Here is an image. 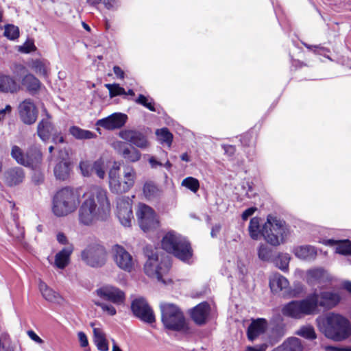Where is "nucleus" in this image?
<instances>
[{"label":"nucleus","instance_id":"f257e3e1","mask_svg":"<svg viewBox=\"0 0 351 351\" xmlns=\"http://www.w3.org/2000/svg\"><path fill=\"white\" fill-rule=\"evenodd\" d=\"M340 300L341 297L337 292H314L304 299L287 303L283 306L282 313L285 316L301 319L306 315L319 313V307L324 310L332 309L340 302Z\"/></svg>","mask_w":351,"mask_h":351},{"label":"nucleus","instance_id":"f03ea898","mask_svg":"<svg viewBox=\"0 0 351 351\" xmlns=\"http://www.w3.org/2000/svg\"><path fill=\"white\" fill-rule=\"evenodd\" d=\"M84 199L79 209V221L90 226L97 221H105L110 213V204L107 191L93 186L84 195Z\"/></svg>","mask_w":351,"mask_h":351},{"label":"nucleus","instance_id":"7ed1b4c3","mask_svg":"<svg viewBox=\"0 0 351 351\" xmlns=\"http://www.w3.org/2000/svg\"><path fill=\"white\" fill-rule=\"evenodd\" d=\"M319 330L328 339L341 341L351 335L350 321L341 314L330 312L316 319Z\"/></svg>","mask_w":351,"mask_h":351},{"label":"nucleus","instance_id":"20e7f679","mask_svg":"<svg viewBox=\"0 0 351 351\" xmlns=\"http://www.w3.org/2000/svg\"><path fill=\"white\" fill-rule=\"evenodd\" d=\"M80 203V195L77 193L69 187H64L53 195L52 212L57 217H64L75 212Z\"/></svg>","mask_w":351,"mask_h":351},{"label":"nucleus","instance_id":"39448f33","mask_svg":"<svg viewBox=\"0 0 351 351\" xmlns=\"http://www.w3.org/2000/svg\"><path fill=\"white\" fill-rule=\"evenodd\" d=\"M162 247L184 262L189 260L193 255L190 243L186 238L173 231H170L164 236Z\"/></svg>","mask_w":351,"mask_h":351},{"label":"nucleus","instance_id":"423d86ee","mask_svg":"<svg viewBox=\"0 0 351 351\" xmlns=\"http://www.w3.org/2000/svg\"><path fill=\"white\" fill-rule=\"evenodd\" d=\"M289 229L285 221L269 215L262 227V236L271 245L278 246L285 241Z\"/></svg>","mask_w":351,"mask_h":351},{"label":"nucleus","instance_id":"0eeeda50","mask_svg":"<svg viewBox=\"0 0 351 351\" xmlns=\"http://www.w3.org/2000/svg\"><path fill=\"white\" fill-rule=\"evenodd\" d=\"M160 310L161 321L165 328L173 331H182L187 328L184 313L178 305L161 302Z\"/></svg>","mask_w":351,"mask_h":351},{"label":"nucleus","instance_id":"6e6552de","mask_svg":"<svg viewBox=\"0 0 351 351\" xmlns=\"http://www.w3.org/2000/svg\"><path fill=\"white\" fill-rule=\"evenodd\" d=\"M81 258L88 266L99 268L106 265L108 255L104 246L99 243H92L82 251Z\"/></svg>","mask_w":351,"mask_h":351},{"label":"nucleus","instance_id":"1a4fd4ad","mask_svg":"<svg viewBox=\"0 0 351 351\" xmlns=\"http://www.w3.org/2000/svg\"><path fill=\"white\" fill-rule=\"evenodd\" d=\"M136 214L138 224L144 232L158 226L159 221L157 215L150 206L145 204H139Z\"/></svg>","mask_w":351,"mask_h":351},{"label":"nucleus","instance_id":"9d476101","mask_svg":"<svg viewBox=\"0 0 351 351\" xmlns=\"http://www.w3.org/2000/svg\"><path fill=\"white\" fill-rule=\"evenodd\" d=\"M171 267V265L167 261L158 263V258L156 255L148 256L144 265L145 273L149 277L156 278L158 281L166 284V281L162 278L164 274H167Z\"/></svg>","mask_w":351,"mask_h":351},{"label":"nucleus","instance_id":"9b49d317","mask_svg":"<svg viewBox=\"0 0 351 351\" xmlns=\"http://www.w3.org/2000/svg\"><path fill=\"white\" fill-rule=\"evenodd\" d=\"M112 258L121 269L131 272L135 267L136 261L123 246L116 244L112 247Z\"/></svg>","mask_w":351,"mask_h":351},{"label":"nucleus","instance_id":"f8f14e48","mask_svg":"<svg viewBox=\"0 0 351 351\" xmlns=\"http://www.w3.org/2000/svg\"><path fill=\"white\" fill-rule=\"evenodd\" d=\"M131 309L134 315L143 322L148 324L155 322L154 313L145 298L134 300L131 304Z\"/></svg>","mask_w":351,"mask_h":351},{"label":"nucleus","instance_id":"ddd939ff","mask_svg":"<svg viewBox=\"0 0 351 351\" xmlns=\"http://www.w3.org/2000/svg\"><path fill=\"white\" fill-rule=\"evenodd\" d=\"M96 294L101 299L120 305L124 303L125 295L120 289L109 285H104L95 291Z\"/></svg>","mask_w":351,"mask_h":351},{"label":"nucleus","instance_id":"4468645a","mask_svg":"<svg viewBox=\"0 0 351 351\" xmlns=\"http://www.w3.org/2000/svg\"><path fill=\"white\" fill-rule=\"evenodd\" d=\"M117 215L121 223L125 227H130L134 219L132 204L128 197H121L117 199Z\"/></svg>","mask_w":351,"mask_h":351},{"label":"nucleus","instance_id":"2eb2a0df","mask_svg":"<svg viewBox=\"0 0 351 351\" xmlns=\"http://www.w3.org/2000/svg\"><path fill=\"white\" fill-rule=\"evenodd\" d=\"M119 136L123 140L141 149H146L149 146L147 136L141 131L137 130H121L119 132Z\"/></svg>","mask_w":351,"mask_h":351},{"label":"nucleus","instance_id":"dca6fc26","mask_svg":"<svg viewBox=\"0 0 351 351\" xmlns=\"http://www.w3.org/2000/svg\"><path fill=\"white\" fill-rule=\"evenodd\" d=\"M19 112L21 121L27 125H32L37 119L38 111L31 99H26L19 106Z\"/></svg>","mask_w":351,"mask_h":351},{"label":"nucleus","instance_id":"f3484780","mask_svg":"<svg viewBox=\"0 0 351 351\" xmlns=\"http://www.w3.org/2000/svg\"><path fill=\"white\" fill-rule=\"evenodd\" d=\"M268 328V322L264 318L252 319L247 328V337L249 341H254L264 334Z\"/></svg>","mask_w":351,"mask_h":351},{"label":"nucleus","instance_id":"a211bd4d","mask_svg":"<svg viewBox=\"0 0 351 351\" xmlns=\"http://www.w3.org/2000/svg\"><path fill=\"white\" fill-rule=\"evenodd\" d=\"M127 119L128 117L125 114L114 113L106 118L98 120L97 125L107 130H114L123 126L127 121Z\"/></svg>","mask_w":351,"mask_h":351},{"label":"nucleus","instance_id":"6ab92c4d","mask_svg":"<svg viewBox=\"0 0 351 351\" xmlns=\"http://www.w3.org/2000/svg\"><path fill=\"white\" fill-rule=\"evenodd\" d=\"M210 312V306L206 302H201L191 310L193 321L199 326L206 323Z\"/></svg>","mask_w":351,"mask_h":351},{"label":"nucleus","instance_id":"aec40b11","mask_svg":"<svg viewBox=\"0 0 351 351\" xmlns=\"http://www.w3.org/2000/svg\"><path fill=\"white\" fill-rule=\"evenodd\" d=\"M24 178V170L19 167L10 168L3 173V180L8 186L19 185L23 182Z\"/></svg>","mask_w":351,"mask_h":351},{"label":"nucleus","instance_id":"412c9836","mask_svg":"<svg viewBox=\"0 0 351 351\" xmlns=\"http://www.w3.org/2000/svg\"><path fill=\"white\" fill-rule=\"evenodd\" d=\"M115 148L124 159L130 162H136L141 159V152L135 147H129L123 142H117Z\"/></svg>","mask_w":351,"mask_h":351},{"label":"nucleus","instance_id":"4be33fe9","mask_svg":"<svg viewBox=\"0 0 351 351\" xmlns=\"http://www.w3.org/2000/svg\"><path fill=\"white\" fill-rule=\"evenodd\" d=\"M292 252L299 259L306 261H314L317 255L316 247L311 245L295 246Z\"/></svg>","mask_w":351,"mask_h":351},{"label":"nucleus","instance_id":"5701e85b","mask_svg":"<svg viewBox=\"0 0 351 351\" xmlns=\"http://www.w3.org/2000/svg\"><path fill=\"white\" fill-rule=\"evenodd\" d=\"M119 167H113L109 171V186L111 191L114 193H123L128 191L124 182L121 181L119 176Z\"/></svg>","mask_w":351,"mask_h":351},{"label":"nucleus","instance_id":"b1692460","mask_svg":"<svg viewBox=\"0 0 351 351\" xmlns=\"http://www.w3.org/2000/svg\"><path fill=\"white\" fill-rule=\"evenodd\" d=\"M288 280L278 273L272 274L269 278V287L271 291L278 293L289 287Z\"/></svg>","mask_w":351,"mask_h":351},{"label":"nucleus","instance_id":"393cba45","mask_svg":"<svg viewBox=\"0 0 351 351\" xmlns=\"http://www.w3.org/2000/svg\"><path fill=\"white\" fill-rule=\"evenodd\" d=\"M25 157L28 160V164H25V167L36 169L42 162L43 154L38 147L32 146L25 153Z\"/></svg>","mask_w":351,"mask_h":351},{"label":"nucleus","instance_id":"a878e982","mask_svg":"<svg viewBox=\"0 0 351 351\" xmlns=\"http://www.w3.org/2000/svg\"><path fill=\"white\" fill-rule=\"evenodd\" d=\"M19 88V85L13 77L0 73V93H14Z\"/></svg>","mask_w":351,"mask_h":351},{"label":"nucleus","instance_id":"bb28decb","mask_svg":"<svg viewBox=\"0 0 351 351\" xmlns=\"http://www.w3.org/2000/svg\"><path fill=\"white\" fill-rule=\"evenodd\" d=\"M46 115L47 119H42L37 127V134L43 141H47L50 138L54 129L53 125L49 121V118H50L49 114L47 112Z\"/></svg>","mask_w":351,"mask_h":351},{"label":"nucleus","instance_id":"cd10ccee","mask_svg":"<svg viewBox=\"0 0 351 351\" xmlns=\"http://www.w3.org/2000/svg\"><path fill=\"white\" fill-rule=\"evenodd\" d=\"M286 333L285 325L282 323L275 324L270 330L268 342L271 346L277 343Z\"/></svg>","mask_w":351,"mask_h":351},{"label":"nucleus","instance_id":"c85d7f7f","mask_svg":"<svg viewBox=\"0 0 351 351\" xmlns=\"http://www.w3.org/2000/svg\"><path fill=\"white\" fill-rule=\"evenodd\" d=\"M21 84L31 94L36 93L40 88V80L31 73L26 74L21 80Z\"/></svg>","mask_w":351,"mask_h":351},{"label":"nucleus","instance_id":"c756f323","mask_svg":"<svg viewBox=\"0 0 351 351\" xmlns=\"http://www.w3.org/2000/svg\"><path fill=\"white\" fill-rule=\"evenodd\" d=\"M39 289L43 297L50 302H60L62 300L59 293L49 288L47 284L43 281H40Z\"/></svg>","mask_w":351,"mask_h":351},{"label":"nucleus","instance_id":"7c9ffc66","mask_svg":"<svg viewBox=\"0 0 351 351\" xmlns=\"http://www.w3.org/2000/svg\"><path fill=\"white\" fill-rule=\"evenodd\" d=\"M326 271L322 268L310 269L306 273V280L310 285L322 282L326 278Z\"/></svg>","mask_w":351,"mask_h":351},{"label":"nucleus","instance_id":"2f4dec72","mask_svg":"<svg viewBox=\"0 0 351 351\" xmlns=\"http://www.w3.org/2000/svg\"><path fill=\"white\" fill-rule=\"evenodd\" d=\"M73 252L72 247L63 248L55 257V265L60 269H64L69 263V257Z\"/></svg>","mask_w":351,"mask_h":351},{"label":"nucleus","instance_id":"473e14b6","mask_svg":"<svg viewBox=\"0 0 351 351\" xmlns=\"http://www.w3.org/2000/svg\"><path fill=\"white\" fill-rule=\"evenodd\" d=\"M30 67L36 74L47 77L49 69V62L45 59H36L31 62Z\"/></svg>","mask_w":351,"mask_h":351},{"label":"nucleus","instance_id":"72a5a7b5","mask_svg":"<svg viewBox=\"0 0 351 351\" xmlns=\"http://www.w3.org/2000/svg\"><path fill=\"white\" fill-rule=\"evenodd\" d=\"M94 342L100 351H108V344L106 339L105 334L101 329L98 328H93Z\"/></svg>","mask_w":351,"mask_h":351},{"label":"nucleus","instance_id":"f704fd0d","mask_svg":"<svg viewBox=\"0 0 351 351\" xmlns=\"http://www.w3.org/2000/svg\"><path fill=\"white\" fill-rule=\"evenodd\" d=\"M69 133L78 140L91 139L96 137V134L94 132L75 125L69 128Z\"/></svg>","mask_w":351,"mask_h":351},{"label":"nucleus","instance_id":"c9c22d12","mask_svg":"<svg viewBox=\"0 0 351 351\" xmlns=\"http://www.w3.org/2000/svg\"><path fill=\"white\" fill-rule=\"evenodd\" d=\"M54 175L57 179L64 180L69 177V164L68 162L60 161L54 167Z\"/></svg>","mask_w":351,"mask_h":351},{"label":"nucleus","instance_id":"e433bc0d","mask_svg":"<svg viewBox=\"0 0 351 351\" xmlns=\"http://www.w3.org/2000/svg\"><path fill=\"white\" fill-rule=\"evenodd\" d=\"M136 180V171L132 167L126 166L123 168V180L125 189L128 191L134 186Z\"/></svg>","mask_w":351,"mask_h":351},{"label":"nucleus","instance_id":"4c0bfd02","mask_svg":"<svg viewBox=\"0 0 351 351\" xmlns=\"http://www.w3.org/2000/svg\"><path fill=\"white\" fill-rule=\"evenodd\" d=\"M248 231L250 237L253 240H258L259 239L260 236L262 235V228H261L259 218L253 217L250 219Z\"/></svg>","mask_w":351,"mask_h":351},{"label":"nucleus","instance_id":"58836bf2","mask_svg":"<svg viewBox=\"0 0 351 351\" xmlns=\"http://www.w3.org/2000/svg\"><path fill=\"white\" fill-rule=\"evenodd\" d=\"M290 256L287 253H279L277 256L274 257L271 262L283 271H287L290 261Z\"/></svg>","mask_w":351,"mask_h":351},{"label":"nucleus","instance_id":"ea45409f","mask_svg":"<svg viewBox=\"0 0 351 351\" xmlns=\"http://www.w3.org/2000/svg\"><path fill=\"white\" fill-rule=\"evenodd\" d=\"M281 346L285 351H302L303 348L300 339L297 337L288 338Z\"/></svg>","mask_w":351,"mask_h":351},{"label":"nucleus","instance_id":"a19ab883","mask_svg":"<svg viewBox=\"0 0 351 351\" xmlns=\"http://www.w3.org/2000/svg\"><path fill=\"white\" fill-rule=\"evenodd\" d=\"M258 256L264 262H271L274 254L273 250L265 244H261L258 248Z\"/></svg>","mask_w":351,"mask_h":351},{"label":"nucleus","instance_id":"79ce46f5","mask_svg":"<svg viewBox=\"0 0 351 351\" xmlns=\"http://www.w3.org/2000/svg\"><path fill=\"white\" fill-rule=\"evenodd\" d=\"M11 156L16 162L21 165L25 167V164H28V160H26L25 154L17 145H13L11 150Z\"/></svg>","mask_w":351,"mask_h":351},{"label":"nucleus","instance_id":"37998d69","mask_svg":"<svg viewBox=\"0 0 351 351\" xmlns=\"http://www.w3.org/2000/svg\"><path fill=\"white\" fill-rule=\"evenodd\" d=\"M143 194L148 199H153L158 195L159 190L153 182H147L143 186Z\"/></svg>","mask_w":351,"mask_h":351},{"label":"nucleus","instance_id":"c03bdc74","mask_svg":"<svg viewBox=\"0 0 351 351\" xmlns=\"http://www.w3.org/2000/svg\"><path fill=\"white\" fill-rule=\"evenodd\" d=\"M295 334L310 340H313L316 338L315 330L311 326H304L301 327Z\"/></svg>","mask_w":351,"mask_h":351},{"label":"nucleus","instance_id":"a18cd8bd","mask_svg":"<svg viewBox=\"0 0 351 351\" xmlns=\"http://www.w3.org/2000/svg\"><path fill=\"white\" fill-rule=\"evenodd\" d=\"M156 134L162 143H166L169 146L171 145L173 140V135L167 128L157 130Z\"/></svg>","mask_w":351,"mask_h":351},{"label":"nucleus","instance_id":"49530a36","mask_svg":"<svg viewBox=\"0 0 351 351\" xmlns=\"http://www.w3.org/2000/svg\"><path fill=\"white\" fill-rule=\"evenodd\" d=\"M182 186H185L193 193H196L199 190V183L197 179L187 177L182 181Z\"/></svg>","mask_w":351,"mask_h":351},{"label":"nucleus","instance_id":"de8ad7c7","mask_svg":"<svg viewBox=\"0 0 351 351\" xmlns=\"http://www.w3.org/2000/svg\"><path fill=\"white\" fill-rule=\"evenodd\" d=\"M105 86L109 90V95L111 98L126 94L125 89L118 84H105Z\"/></svg>","mask_w":351,"mask_h":351},{"label":"nucleus","instance_id":"09e8293b","mask_svg":"<svg viewBox=\"0 0 351 351\" xmlns=\"http://www.w3.org/2000/svg\"><path fill=\"white\" fill-rule=\"evenodd\" d=\"M4 36L10 40H15L19 36V29L17 26L8 24L5 26Z\"/></svg>","mask_w":351,"mask_h":351},{"label":"nucleus","instance_id":"8fccbe9b","mask_svg":"<svg viewBox=\"0 0 351 351\" xmlns=\"http://www.w3.org/2000/svg\"><path fill=\"white\" fill-rule=\"evenodd\" d=\"M136 102L147 108L152 112L156 111V109L154 107L153 99L152 98L150 99V101H148V99L145 95L140 94L136 99Z\"/></svg>","mask_w":351,"mask_h":351},{"label":"nucleus","instance_id":"3c124183","mask_svg":"<svg viewBox=\"0 0 351 351\" xmlns=\"http://www.w3.org/2000/svg\"><path fill=\"white\" fill-rule=\"evenodd\" d=\"M336 252L343 255L351 254V242L348 240L341 242L336 247Z\"/></svg>","mask_w":351,"mask_h":351},{"label":"nucleus","instance_id":"603ef678","mask_svg":"<svg viewBox=\"0 0 351 351\" xmlns=\"http://www.w3.org/2000/svg\"><path fill=\"white\" fill-rule=\"evenodd\" d=\"M94 304L99 306L104 312H106L109 315H114L117 313L115 308L111 304H107L104 302L95 301Z\"/></svg>","mask_w":351,"mask_h":351},{"label":"nucleus","instance_id":"864d4df0","mask_svg":"<svg viewBox=\"0 0 351 351\" xmlns=\"http://www.w3.org/2000/svg\"><path fill=\"white\" fill-rule=\"evenodd\" d=\"M91 170L93 171H95V173L97 174V176L99 178H104L105 176V171L99 162H95L93 167H91Z\"/></svg>","mask_w":351,"mask_h":351},{"label":"nucleus","instance_id":"5fc2aeb1","mask_svg":"<svg viewBox=\"0 0 351 351\" xmlns=\"http://www.w3.org/2000/svg\"><path fill=\"white\" fill-rule=\"evenodd\" d=\"M267 347L268 345L266 343L256 346H248L246 347L245 351H266Z\"/></svg>","mask_w":351,"mask_h":351},{"label":"nucleus","instance_id":"6e6d98bb","mask_svg":"<svg viewBox=\"0 0 351 351\" xmlns=\"http://www.w3.org/2000/svg\"><path fill=\"white\" fill-rule=\"evenodd\" d=\"M36 49V47L34 44V43H25L22 47H21V51L23 53H29L31 51H33Z\"/></svg>","mask_w":351,"mask_h":351},{"label":"nucleus","instance_id":"4d7b16f0","mask_svg":"<svg viewBox=\"0 0 351 351\" xmlns=\"http://www.w3.org/2000/svg\"><path fill=\"white\" fill-rule=\"evenodd\" d=\"M221 147H222L225 154L229 156H232L236 152V147L234 145H222Z\"/></svg>","mask_w":351,"mask_h":351},{"label":"nucleus","instance_id":"13d9d810","mask_svg":"<svg viewBox=\"0 0 351 351\" xmlns=\"http://www.w3.org/2000/svg\"><path fill=\"white\" fill-rule=\"evenodd\" d=\"M77 336L80 346L82 347H86L88 345V341L86 334L84 332H79Z\"/></svg>","mask_w":351,"mask_h":351},{"label":"nucleus","instance_id":"bf43d9fd","mask_svg":"<svg viewBox=\"0 0 351 351\" xmlns=\"http://www.w3.org/2000/svg\"><path fill=\"white\" fill-rule=\"evenodd\" d=\"M257 209L256 207H250V208L246 209L242 213V215H241L242 219L244 221L247 220L250 217H251L255 213V211Z\"/></svg>","mask_w":351,"mask_h":351},{"label":"nucleus","instance_id":"052dcab7","mask_svg":"<svg viewBox=\"0 0 351 351\" xmlns=\"http://www.w3.org/2000/svg\"><path fill=\"white\" fill-rule=\"evenodd\" d=\"M113 71L118 79L123 80L125 77V72L120 66H114Z\"/></svg>","mask_w":351,"mask_h":351},{"label":"nucleus","instance_id":"680f3d73","mask_svg":"<svg viewBox=\"0 0 351 351\" xmlns=\"http://www.w3.org/2000/svg\"><path fill=\"white\" fill-rule=\"evenodd\" d=\"M108 10L114 9L117 7L116 0H102V2Z\"/></svg>","mask_w":351,"mask_h":351},{"label":"nucleus","instance_id":"e2e57ef3","mask_svg":"<svg viewBox=\"0 0 351 351\" xmlns=\"http://www.w3.org/2000/svg\"><path fill=\"white\" fill-rule=\"evenodd\" d=\"M149 163L152 169H156L157 167L162 166V163L160 161H158L155 157L151 156L149 160Z\"/></svg>","mask_w":351,"mask_h":351},{"label":"nucleus","instance_id":"0e129e2a","mask_svg":"<svg viewBox=\"0 0 351 351\" xmlns=\"http://www.w3.org/2000/svg\"><path fill=\"white\" fill-rule=\"evenodd\" d=\"M52 139L55 143H63L64 142V136L60 133L56 132L52 134Z\"/></svg>","mask_w":351,"mask_h":351},{"label":"nucleus","instance_id":"69168bd1","mask_svg":"<svg viewBox=\"0 0 351 351\" xmlns=\"http://www.w3.org/2000/svg\"><path fill=\"white\" fill-rule=\"evenodd\" d=\"M28 336L34 341L38 343L43 342L42 339L39 337L33 330H29L27 332Z\"/></svg>","mask_w":351,"mask_h":351},{"label":"nucleus","instance_id":"338daca9","mask_svg":"<svg viewBox=\"0 0 351 351\" xmlns=\"http://www.w3.org/2000/svg\"><path fill=\"white\" fill-rule=\"evenodd\" d=\"M80 167L81 169V171L84 176H89V166L84 162H82L80 164Z\"/></svg>","mask_w":351,"mask_h":351},{"label":"nucleus","instance_id":"774afa93","mask_svg":"<svg viewBox=\"0 0 351 351\" xmlns=\"http://www.w3.org/2000/svg\"><path fill=\"white\" fill-rule=\"evenodd\" d=\"M57 241L58 243L62 245H65L67 243V238L63 232H59L57 234Z\"/></svg>","mask_w":351,"mask_h":351}]
</instances>
